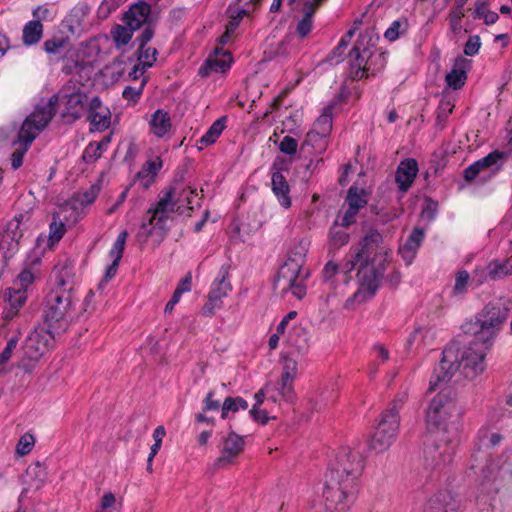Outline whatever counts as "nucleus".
Listing matches in <instances>:
<instances>
[{"label": "nucleus", "mask_w": 512, "mask_h": 512, "mask_svg": "<svg viewBox=\"0 0 512 512\" xmlns=\"http://www.w3.org/2000/svg\"><path fill=\"white\" fill-rule=\"evenodd\" d=\"M90 6L85 2L76 4L62 21L67 32H82L91 28Z\"/></svg>", "instance_id": "nucleus-20"}, {"label": "nucleus", "mask_w": 512, "mask_h": 512, "mask_svg": "<svg viewBox=\"0 0 512 512\" xmlns=\"http://www.w3.org/2000/svg\"><path fill=\"white\" fill-rule=\"evenodd\" d=\"M355 34H345L337 46L327 56L330 64L342 62L345 50ZM353 47L349 53L348 76L352 80H361L375 76L387 63L386 52L377 49L378 34H356Z\"/></svg>", "instance_id": "nucleus-2"}, {"label": "nucleus", "mask_w": 512, "mask_h": 512, "mask_svg": "<svg viewBox=\"0 0 512 512\" xmlns=\"http://www.w3.org/2000/svg\"><path fill=\"white\" fill-rule=\"evenodd\" d=\"M127 0H102L98 9L97 16L100 19L108 18L113 12H115L123 3Z\"/></svg>", "instance_id": "nucleus-49"}, {"label": "nucleus", "mask_w": 512, "mask_h": 512, "mask_svg": "<svg viewBox=\"0 0 512 512\" xmlns=\"http://www.w3.org/2000/svg\"><path fill=\"white\" fill-rule=\"evenodd\" d=\"M42 237L37 238L36 247L28 255L22 271L18 274L13 282V286L17 289H23L26 293L29 287L34 283L35 279L40 275L38 268L41 262L43 250L40 248Z\"/></svg>", "instance_id": "nucleus-17"}, {"label": "nucleus", "mask_w": 512, "mask_h": 512, "mask_svg": "<svg viewBox=\"0 0 512 512\" xmlns=\"http://www.w3.org/2000/svg\"><path fill=\"white\" fill-rule=\"evenodd\" d=\"M343 98V93L324 106L321 114L315 120L313 127L306 134L301 151L309 154H323L329 145V136L333 128V113L336 105Z\"/></svg>", "instance_id": "nucleus-10"}, {"label": "nucleus", "mask_w": 512, "mask_h": 512, "mask_svg": "<svg viewBox=\"0 0 512 512\" xmlns=\"http://www.w3.org/2000/svg\"><path fill=\"white\" fill-rule=\"evenodd\" d=\"M463 414L456 393L446 387L429 402L426 409V425L432 445L424 449V464L430 470H442L453 460V444L458 431V422Z\"/></svg>", "instance_id": "nucleus-1"}, {"label": "nucleus", "mask_w": 512, "mask_h": 512, "mask_svg": "<svg viewBox=\"0 0 512 512\" xmlns=\"http://www.w3.org/2000/svg\"><path fill=\"white\" fill-rule=\"evenodd\" d=\"M481 41L479 35L475 34L471 36L464 46V53L467 56H474L479 52Z\"/></svg>", "instance_id": "nucleus-60"}, {"label": "nucleus", "mask_w": 512, "mask_h": 512, "mask_svg": "<svg viewBox=\"0 0 512 512\" xmlns=\"http://www.w3.org/2000/svg\"><path fill=\"white\" fill-rule=\"evenodd\" d=\"M336 395L333 390L321 392L315 396L309 398L308 405L312 411H320L326 407L330 402L334 401Z\"/></svg>", "instance_id": "nucleus-47"}, {"label": "nucleus", "mask_w": 512, "mask_h": 512, "mask_svg": "<svg viewBox=\"0 0 512 512\" xmlns=\"http://www.w3.org/2000/svg\"><path fill=\"white\" fill-rule=\"evenodd\" d=\"M55 287L52 290H73V267L69 264L56 265L53 269Z\"/></svg>", "instance_id": "nucleus-32"}, {"label": "nucleus", "mask_w": 512, "mask_h": 512, "mask_svg": "<svg viewBox=\"0 0 512 512\" xmlns=\"http://www.w3.org/2000/svg\"><path fill=\"white\" fill-rule=\"evenodd\" d=\"M232 34H222L219 40L221 45L226 44L230 40ZM233 62L230 51L222 46L215 47L213 52L207 57L205 62L198 70L201 77H209L212 73H225L231 67Z\"/></svg>", "instance_id": "nucleus-14"}, {"label": "nucleus", "mask_w": 512, "mask_h": 512, "mask_svg": "<svg viewBox=\"0 0 512 512\" xmlns=\"http://www.w3.org/2000/svg\"><path fill=\"white\" fill-rule=\"evenodd\" d=\"M192 289V273L187 272L186 275L178 282L175 293L183 295L184 293L190 292Z\"/></svg>", "instance_id": "nucleus-62"}, {"label": "nucleus", "mask_w": 512, "mask_h": 512, "mask_svg": "<svg viewBox=\"0 0 512 512\" xmlns=\"http://www.w3.org/2000/svg\"><path fill=\"white\" fill-rule=\"evenodd\" d=\"M153 34H142L140 39L139 48L137 51L138 62L143 65L144 68L151 67L157 57V49L154 47L147 46L148 42L152 39Z\"/></svg>", "instance_id": "nucleus-35"}, {"label": "nucleus", "mask_w": 512, "mask_h": 512, "mask_svg": "<svg viewBox=\"0 0 512 512\" xmlns=\"http://www.w3.org/2000/svg\"><path fill=\"white\" fill-rule=\"evenodd\" d=\"M321 3L322 0H307L304 2L302 9L303 18L297 25V32H311L313 29V15Z\"/></svg>", "instance_id": "nucleus-39"}, {"label": "nucleus", "mask_w": 512, "mask_h": 512, "mask_svg": "<svg viewBox=\"0 0 512 512\" xmlns=\"http://www.w3.org/2000/svg\"><path fill=\"white\" fill-rule=\"evenodd\" d=\"M424 237V231L420 228H415L405 243L399 247V254L407 265H410L415 259Z\"/></svg>", "instance_id": "nucleus-30"}, {"label": "nucleus", "mask_w": 512, "mask_h": 512, "mask_svg": "<svg viewBox=\"0 0 512 512\" xmlns=\"http://www.w3.org/2000/svg\"><path fill=\"white\" fill-rule=\"evenodd\" d=\"M471 69V60L459 55L455 58L452 69L447 73L445 81L447 86L458 90L462 88L467 79V73Z\"/></svg>", "instance_id": "nucleus-25"}, {"label": "nucleus", "mask_w": 512, "mask_h": 512, "mask_svg": "<svg viewBox=\"0 0 512 512\" xmlns=\"http://www.w3.org/2000/svg\"><path fill=\"white\" fill-rule=\"evenodd\" d=\"M491 347L476 338L463 348L458 343H450L442 352V359L434 371L429 390H434L440 382H448L456 371L468 379L480 375L485 369V356Z\"/></svg>", "instance_id": "nucleus-4"}, {"label": "nucleus", "mask_w": 512, "mask_h": 512, "mask_svg": "<svg viewBox=\"0 0 512 512\" xmlns=\"http://www.w3.org/2000/svg\"><path fill=\"white\" fill-rule=\"evenodd\" d=\"M20 240L13 238H6L1 236L0 238V251L5 259L12 258L18 251Z\"/></svg>", "instance_id": "nucleus-51"}, {"label": "nucleus", "mask_w": 512, "mask_h": 512, "mask_svg": "<svg viewBox=\"0 0 512 512\" xmlns=\"http://www.w3.org/2000/svg\"><path fill=\"white\" fill-rule=\"evenodd\" d=\"M60 101L64 105L63 117L75 121L87 113L90 99L84 92L76 91L61 95Z\"/></svg>", "instance_id": "nucleus-21"}, {"label": "nucleus", "mask_w": 512, "mask_h": 512, "mask_svg": "<svg viewBox=\"0 0 512 512\" xmlns=\"http://www.w3.org/2000/svg\"><path fill=\"white\" fill-rule=\"evenodd\" d=\"M363 460L358 453L343 448L336 456L335 463L329 468L326 474H340V478L352 477L354 481L361 474Z\"/></svg>", "instance_id": "nucleus-15"}, {"label": "nucleus", "mask_w": 512, "mask_h": 512, "mask_svg": "<svg viewBox=\"0 0 512 512\" xmlns=\"http://www.w3.org/2000/svg\"><path fill=\"white\" fill-rule=\"evenodd\" d=\"M66 227L64 222L58 215H53L52 221L49 225L48 245L53 246L57 243L65 234Z\"/></svg>", "instance_id": "nucleus-46"}, {"label": "nucleus", "mask_w": 512, "mask_h": 512, "mask_svg": "<svg viewBox=\"0 0 512 512\" xmlns=\"http://www.w3.org/2000/svg\"><path fill=\"white\" fill-rule=\"evenodd\" d=\"M144 85H145V81H142V83L140 84L139 87H132V86L125 87V89L123 90V93H122L123 97L127 100L136 102L138 100V98L140 97V95L142 94Z\"/></svg>", "instance_id": "nucleus-64"}, {"label": "nucleus", "mask_w": 512, "mask_h": 512, "mask_svg": "<svg viewBox=\"0 0 512 512\" xmlns=\"http://www.w3.org/2000/svg\"><path fill=\"white\" fill-rule=\"evenodd\" d=\"M102 153L101 144L90 143L83 152V160L86 163H92L100 158Z\"/></svg>", "instance_id": "nucleus-58"}, {"label": "nucleus", "mask_w": 512, "mask_h": 512, "mask_svg": "<svg viewBox=\"0 0 512 512\" xmlns=\"http://www.w3.org/2000/svg\"><path fill=\"white\" fill-rule=\"evenodd\" d=\"M197 190L191 187L183 188L179 193L175 192V202H177V213L180 215L189 213L195 205H199Z\"/></svg>", "instance_id": "nucleus-34"}, {"label": "nucleus", "mask_w": 512, "mask_h": 512, "mask_svg": "<svg viewBox=\"0 0 512 512\" xmlns=\"http://www.w3.org/2000/svg\"><path fill=\"white\" fill-rule=\"evenodd\" d=\"M57 100V96L53 95L47 103L37 106L24 120L18 133V141L24 144V149L16 150L11 155V167L14 170L22 166L28 147L53 118Z\"/></svg>", "instance_id": "nucleus-5"}, {"label": "nucleus", "mask_w": 512, "mask_h": 512, "mask_svg": "<svg viewBox=\"0 0 512 512\" xmlns=\"http://www.w3.org/2000/svg\"><path fill=\"white\" fill-rule=\"evenodd\" d=\"M70 39L65 34L54 35L44 42V49L48 54L60 55L70 47Z\"/></svg>", "instance_id": "nucleus-41"}, {"label": "nucleus", "mask_w": 512, "mask_h": 512, "mask_svg": "<svg viewBox=\"0 0 512 512\" xmlns=\"http://www.w3.org/2000/svg\"><path fill=\"white\" fill-rule=\"evenodd\" d=\"M418 170V163L413 158H406L399 163L395 180L401 192L409 190L417 176Z\"/></svg>", "instance_id": "nucleus-26"}, {"label": "nucleus", "mask_w": 512, "mask_h": 512, "mask_svg": "<svg viewBox=\"0 0 512 512\" xmlns=\"http://www.w3.org/2000/svg\"><path fill=\"white\" fill-rule=\"evenodd\" d=\"M228 268L222 266L218 272L216 279L213 281L210 291L208 293L211 297H216L219 301H223V298L227 297L231 291L232 286L228 281Z\"/></svg>", "instance_id": "nucleus-33"}, {"label": "nucleus", "mask_w": 512, "mask_h": 512, "mask_svg": "<svg viewBox=\"0 0 512 512\" xmlns=\"http://www.w3.org/2000/svg\"><path fill=\"white\" fill-rule=\"evenodd\" d=\"M215 393L213 391H209L206 394V397L203 400V412L209 411H217L221 408V405L218 400L214 399Z\"/></svg>", "instance_id": "nucleus-63"}, {"label": "nucleus", "mask_w": 512, "mask_h": 512, "mask_svg": "<svg viewBox=\"0 0 512 512\" xmlns=\"http://www.w3.org/2000/svg\"><path fill=\"white\" fill-rule=\"evenodd\" d=\"M340 474H325L322 495L330 512H347L358 494V484L352 477L340 478Z\"/></svg>", "instance_id": "nucleus-7"}, {"label": "nucleus", "mask_w": 512, "mask_h": 512, "mask_svg": "<svg viewBox=\"0 0 512 512\" xmlns=\"http://www.w3.org/2000/svg\"><path fill=\"white\" fill-rule=\"evenodd\" d=\"M298 148V141L291 136H284L278 145V149L283 154L293 156L296 154Z\"/></svg>", "instance_id": "nucleus-54"}, {"label": "nucleus", "mask_w": 512, "mask_h": 512, "mask_svg": "<svg viewBox=\"0 0 512 512\" xmlns=\"http://www.w3.org/2000/svg\"><path fill=\"white\" fill-rule=\"evenodd\" d=\"M32 16L33 19L24 25L22 32H43V22H52L55 12L48 5H40L33 9Z\"/></svg>", "instance_id": "nucleus-31"}, {"label": "nucleus", "mask_w": 512, "mask_h": 512, "mask_svg": "<svg viewBox=\"0 0 512 512\" xmlns=\"http://www.w3.org/2000/svg\"><path fill=\"white\" fill-rule=\"evenodd\" d=\"M470 274L466 270L458 271L455 275V283L451 290V297L454 299H463L468 292Z\"/></svg>", "instance_id": "nucleus-42"}, {"label": "nucleus", "mask_w": 512, "mask_h": 512, "mask_svg": "<svg viewBox=\"0 0 512 512\" xmlns=\"http://www.w3.org/2000/svg\"><path fill=\"white\" fill-rule=\"evenodd\" d=\"M298 373V363L290 355H285L282 358V374L281 377L286 380L293 381L296 379Z\"/></svg>", "instance_id": "nucleus-48"}, {"label": "nucleus", "mask_w": 512, "mask_h": 512, "mask_svg": "<svg viewBox=\"0 0 512 512\" xmlns=\"http://www.w3.org/2000/svg\"><path fill=\"white\" fill-rule=\"evenodd\" d=\"M226 118L222 117L213 122L206 133L199 139V149L214 144L225 128Z\"/></svg>", "instance_id": "nucleus-40"}, {"label": "nucleus", "mask_w": 512, "mask_h": 512, "mask_svg": "<svg viewBox=\"0 0 512 512\" xmlns=\"http://www.w3.org/2000/svg\"><path fill=\"white\" fill-rule=\"evenodd\" d=\"M19 338L17 336L11 337L3 351L0 353V373L5 371V364L11 359L13 351L18 345Z\"/></svg>", "instance_id": "nucleus-52"}, {"label": "nucleus", "mask_w": 512, "mask_h": 512, "mask_svg": "<svg viewBox=\"0 0 512 512\" xmlns=\"http://www.w3.org/2000/svg\"><path fill=\"white\" fill-rule=\"evenodd\" d=\"M87 119L90 122L91 131H105L111 124V112L108 107L102 104L98 96L90 99Z\"/></svg>", "instance_id": "nucleus-22"}, {"label": "nucleus", "mask_w": 512, "mask_h": 512, "mask_svg": "<svg viewBox=\"0 0 512 512\" xmlns=\"http://www.w3.org/2000/svg\"><path fill=\"white\" fill-rule=\"evenodd\" d=\"M508 315L509 309L501 303H488L476 316L474 338L492 346Z\"/></svg>", "instance_id": "nucleus-12"}, {"label": "nucleus", "mask_w": 512, "mask_h": 512, "mask_svg": "<svg viewBox=\"0 0 512 512\" xmlns=\"http://www.w3.org/2000/svg\"><path fill=\"white\" fill-rule=\"evenodd\" d=\"M346 202L349 207L360 210L368 203V195L364 189L351 186L347 193Z\"/></svg>", "instance_id": "nucleus-45"}, {"label": "nucleus", "mask_w": 512, "mask_h": 512, "mask_svg": "<svg viewBox=\"0 0 512 512\" xmlns=\"http://www.w3.org/2000/svg\"><path fill=\"white\" fill-rule=\"evenodd\" d=\"M457 505L447 494L436 495L428 500L423 512H456Z\"/></svg>", "instance_id": "nucleus-36"}, {"label": "nucleus", "mask_w": 512, "mask_h": 512, "mask_svg": "<svg viewBox=\"0 0 512 512\" xmlns=\"http://www.w3.org/2000/svg\"><path fill=\"white\" fill-rule=\"evenodd\" d=\"M382 242V235L376 231H369L354 248L351 259L347 260L339 267V273L344 275L343 281L348 282L347 275L351 273L356 266H359L358 289L352 297L348 298L345 306L351 308L354 302L363 303L372 298L379 288L380 280L384 274V266L375 267L369 262L370 255L374 249Z\"/></svg>", "instance_id": "nucleus-3"}, {"label": "nucleus", "mask_w": 512, "mask_h": 512, "mask_svg": "<svg viewBox=\"0 0 512 512\" xmlns=\"http://www.w3.org/2000/svg\"><path fill=\"white\" fill-rule=\"evenodd\" d=\"M248 402L240 396L227 397L221 406V418H229L230 413H236L240 410H247Z\"/></svg>", "instance_id": "nucleus-43"}, {"label": "nucleus", "mask_w": 512, "mask_h": 512, "mask_svg": "<svg viewBox=\"0 0 512 512\" xmlns=\"http://www.w3.org/2000/svg\"><path fill=\"white\" fill-rule=\"evenodd\" d=\"M490 280L497 281L512 275V256L489 262Z\"/></svg>", "instance_id": "nucleus-38"}, {"label": "nucleus", "mask_w": 512, "mask_h": 512, "mask_svg": "<svg viewBox=\"0 0 512 512\" xmlns=\"http://www.w3.org/2000/svg\"><path fill=\"white\" fill-rule=\"evenodd\" d=\"M222 306L223 301H219V299L216 297H211L208 295L207 302L201 309V314L205 317H212L215 315L216 311L222 308Z\"/></svg>", "instance_id": "nucleus-55"}, {"label": "nucleus", "mask_w": 512, "mask_h": 512, "mask_svg": "<svg viewBox=\"0 0 512 512\" xmlns=\"http://www.w3.org/2000/svg\"><path fill=\"white\" fill-rule=\"evenodd\" d=\"M271 190L282 208L289 209L291 207L290 186L285 176L278 170L271 175Z\"/></svg>", "instance_id": "nucleus-28"}, {"label": "nucleus", "mask_w": 512, "mask_h": 512, "mask_svg": "<svg viewBox=\"0 0 512 512\" xmlns=\"http://www.w3.org/2000/svg\"><path fill=\"white\" fill-rule=\"evenodd\" d=\"M268 400L277 403L281 400L292 403L295 400L294 382L283 379L277 383H267Z\"/></svg>", "instance_id": "nucleus-27"}, {"label": "nucleus", "mask_w": 512, "mask_h": 512, "mask_svg": "<svg viewBox=\"0 0 512 512\" xmlns=\"http://www.w3.org/2000/svg\"><path fill=\"white\" fill-rule=\"evenodd\" d=\"M74 312L73 295L68 290H51L44 302V324L56 333L67 330Z\"/></svg>", "instance_id": "nucleus-9"}, {"label": "nucleus", "mask_w": 512, "mask_h": 512, "mask_svg": "<svg viewBox=\"0 0 512 512\" xmlns=\"http://www.w3.org/2000/svg\"><path fill=\"white\" fill-rule=\"evenodd\" d=\"M162 167V161L157 158L155 160L147 161L141 170L137 173V178L140 180H145L143 185L148 187L150 183L153 181L154 177L157 175L158 171Z\"/></svg>", "instance_id": "nucleus-44"}, {"label": "nucleus", "mask_w": 512, "mask_h": 512, "mask_svg": "<svg viewBox=\"0 0 512 512\" xmlns=\"http://www.w3.org/2000/svg\"><path fill=\"white\" fill-rule=\"evenodd\" d=\"M34 446V437L30 434H25L20 438L17 443L16 450L20 455L28 454Z\"/></svg>", "instance_id": "nucleus-59"}, {"label": "nucleus", "mask_w": 512, "mask_h": 512, "mask_svg": "<svg viewBox=\"0 0 512 512\" xmlns=\"http://www.w3.org/2000/svg\"><path fill=\"white\" fill-rule=\"evenodd\" d=\"M309 250V241L301 239L296 241L288 253V259L278 272V281L283 282V290H290L292 294L302 299L306 295L302 267Z\"/></svg>", "instance_id": "nucleus-6"}, {"label": "nucleus", "mask_w": 512, "mask_h": 512, "mask_svg": "<svg viewBox=\"0 0 512 512\" xmlns=\"http://www.w3.org/2000/svg\"><path fill=\"white\" fill-rule=\"evenodd\" d=\"M151 14V7L144 1H139L130 6L123 15V22L131 32L139 30L148 23Z\"/></svg>", "instance_id": "nucleus-24"}, {"label": "nucleus", "mask_w": 512, "mask_h": 512, "mask_svg": "<svg viewBox=\"0 0 512 512\" xmlns=\"http://www.w3.org/2000/svg\"><path fill=\"white\" fill-rule=\"evenodd\" d=\"M507 154L505 152H501L499 150H494L490 152L488 155L479 159L483 168H488L494 165H497L500 161H503L506 158Z\"/></svg>", "instance_id": "nucleus-56"}, {"label": "nucleus", "mask_w": 512, "mask_h": 512, "mask_svg": "<svg viewBox=\"0 0 512 512\" xmlns=\"http://www.w3.org/2000/svg\"><path fill=\"white\" fill-rule=\"evenodd\" d=\"M29 220V215L27 213H18L16 214L8 223L6 224L5 230L2 236L6 238H13L16 240H21L23 237V233L26 230L25 223Z\"/></svg>", "instance_id": "nucleus-37"}, {"label": "nucleus", "mask_w": 512, "mask_h": 512, "mask_svg": "<svg viewBox=\"0 0 512 512\" xmlns=\"http://www.w3.org/2000/svg\"><path fill=\"white\" fill-rule=\"evenodd\" d=\"M56 333L54 329L44 323L36 327L28 336L26 342L27 353L30 358L37 359L48 352L55 342Z\"/></svg>", "instance_id": "nucleus-16"}, {"label": "nucleus", "mask_w": 512, "mask_h": 512, "mask_svg": "<svg viewBox=\"0 0 512 512\" xmlns=\"http://www.w3.org/2000/svg\"><path fill=\"white\" fill-rule=\"evenodd\" d=\"M490 280L489 274V263L485 266H477L472 275V282L476 283V286H480Z\"/></svg>", "instance_id": "nucleus-57"}, {"label": "nucleus", "mask_w": 512, "mask_h": 512, "mask_svg": "<svg viewBox=\"0 0 512 512\" xmlns=\"http://www.w3.org/2000/svg\"><path fill=\"white\" fill-rule=\"evenodd\" d=\"M329 239L334 247H341L348 243L349 234L335 223L329 231Z\"/></svg>", "instance_id": "nucleus-50"}, {"label": "nucleus", "mask_w": 512, "mask_h": 512, "mask_svg": "<svg viewBox=\"0 0 512 512\" xmlns=\"http://www.w3.org/2000/svg\"><path fill=\"white\" fill-rule=\"evenodd\" d=\"M470 470L477 475L476 504L481 511H488L499 491L497 483L499 470L488 461L483 465H470Z\"/></svg>", "instance_id": "nucleus-13"}, {"label": "nucleus", "mask_w": 512, "mask_h": 512, "mask_svg": "<svg viewBox=\"0 0 512 512\" xmlns=\"http://www.w3.org/2000/svg\"><path fill=\"white\" fill-rule=\"evenodd\" d=\"M174 212L177 213V202H175V188L171 187L164 191L155 206L147 211V221L142 223L138 237L147 239L156 231L163 235L167 229L166 222Z\"/></svg>", "instance_id": "nucleus-11"}, {"label": "nucleus", "mask_w": 512, "mask_h": 512, "mask_svg": "<svg viewBox=\"0 0 512 512\" xmlns=\"http://www.w3.org/2000/svg\"><path fill=\"white\" fill-rule=\"evenodd\" d=\"M245 446V440L242 436L231 432L223 440V446L219 457L213 463L215 469H224L236 462L238 456L242 453Z\"/></svg>", "instance_id": "nucleus-18"}, {"label": "nucleus", "mask_w": 512, "mask_h": 512, "mask_svg": "<svg viewBox=\"0 0 512 512\" xmlns=\"http://www.w3.org/2000/svg\"><path fill=\"white\" fill-rule=\"evenodd\" d=\"M407 398V392L400 393L393 400L392 404L382 412L370 441V446L374 451L383 453L387 451L396 440L400 425L399 412L407 401Z\"/></svg>", "instance_id": "nucleus-8"}, {"label": "nucleus", "mask_w": 512, "mask_h": 512, "mask_svg": "<svg viewBox=\"0 0 512 512\" xmlns=\"http://www.w3.org/2000/svg\"><path fill=\"white\" fill-rule=\"evenodd\" d=\"M475 14L477 17L482 18L488 25L494 24L498 20V14L493 11H485L484 6L479 3L476 6Z\"/></svg>", "instance_id": "nucleus-61"}, {"label": "nucleus", "mask_w": 512, "mask_h": 512, "mask_svg": "<svg viewBox=\"0 0 512 512\" xmlns=\"http://www.w3.org/2000/svg\"><path fill=\"white\" fill-rule=\"evenodd\" d=\"M149 132L157 138H165L172 129L170 114L163 110L154 111L148 120Z\"/></svg>", "instance_id": "nucleus-29"}, {"label": "nucleus", "mask_w": 512, "mask_h": 512, "mask_svg": "<svg viewBox=\"0 0 512 512\" xmlns=\"http://www.w3.org/2000/svg\"><path fill=\"white\" fill-rule=\"evenodd\" d=\"M126 238L127 232L122 231L118 234L116 240L114 241L113 247L110 250V256L113 261L120 262L126 243Z\"/></svg>", "instance_id": "nucleus-53"}, {"label": "nucleus", "mask_w": 512, "mask_h": 512, "mask_svg": "<svg viewBox=\"0 0 512 512\" xmlns=\"http://www.w3.org/2000/svg\"><path fill=\"white\" fill-rule=\"evenodd\" d=\"M307 34H269L265 40V53L270 56H286Z\"/></svg>", "instance_id": "nucleus-19"}, {"label": "nucleus", "mask_w": 512, "mask_h": 512, "mask_svg": "<svg viewBox=\"0 0 512 512\" xmlns=\"http://www.w3.org/2000/svg\"><path fill=\"white\" fill-rule=\"evenodd\" d=\"M3 299L5 306L2 311V317L6 321L14 319L27 300V293L23 289L9 287L4 291Z\"/></svg>", "instance_id": "nucleus-23"}]
</instances>
